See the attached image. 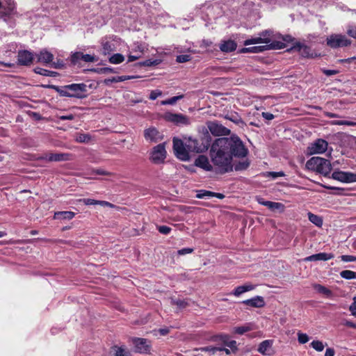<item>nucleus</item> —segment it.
Instances as JSON below:
<instances>
[{
    "label": "nucleus",
    "instance_id": "1",
    "mask_svg": "<svg viewBox=\"0 0 356 356\" xmlns=\"http://www.w3.org/2000/svg\"><path fill=\"white\" fill-rule=\"evenodd\" d=\"M228 140L218 138L212 144L210 155L213 164L222 172H226L232 170V156L227 149Z\"/></svg>",
    "mask_w": 356,
    "mask_h": 356
},
{
    "label": "nucleus",
    "instance_id": "32",
    "mask_svg": "<svg viewBox=\"0 0 356 356\" xmlns=\"http://www.w3.org/2000/svg\"><path fill=\"white\" fill-rule=\"evenodd\" d=\"M115 355L114 356H131V353L124 346H115Z\"/></svg>",
    "mask_w": 356,
    "mask_h": 356
},
{
    "label": "nucleus",
    "instance_id": "62",
    "mask_svg": "<svg viewBox=\"0 0 356 356\" xmlns=\"http://www.w3.org/2000/svg\"><path fill=\"white\" fill-rule=\"evenodd\" d=\"M323 72L327 76H332L337 74L338 71L332 70H323Z\"/></svg>",
    "mask_w": 356,
    "mask_h": 356
},
{
    "label": "nucleus",
    "instance_id": "49",
    "mask_svg": "<svg viewBox=\"0 0 356 356\" xmlns=\"http://www.w3.org/2000/svg\"><path fill=\"white\" fill-rule=\"evenodd\" d=\"M191 60V56L187 54L179 55L177 56L176 60L178 63H186Z\"/></svg>",
    "mask_w": 356,
    "mask_h": 356
},
{
    "label": "nucleus",
    "instance_id": "11",
    "mask_svg": "<svg viewBox=\"0 0 356 356\" xmlns=\"http://www.w3.org/2000/svg\"><path fill=\"white\" fill-rule=\"evenodd\" d=\"M97 58L90 54H83L81 52H74L71 56V62L74 65L80 64L81 61L84 63H93Z\"/></svg>",
    "mask_w": 356,
    "mask_h": 356
},
{
    "label": "nucleus",
    "instance_id": "19",
    "mask_svg": "<svg viewBox=\"0 0 356 356\" xmlns=\"http://www.w3.org/2000/svg\"><path fill=\"white\" fill-rule=\"evenodd\" d=\"M35 56L37 57L38 62L44 65H50L54 59V55L46 49L41 50Z\"/></svg>",
    "mask_w": 356,
    "mask_h": 356
},
{
    "label": "nucleus",
    "instance_id": "14",
    "mask_svg": "<svg viewBox=\"0 0 356 356\" xmlns=\"http://www.w3.org/2000/svg\"><path fill=\"white\" fill-rule=\"evenodd\" d=\"M165 119L168 121L174 122L177 124H189L190 119L182 114H176L172 113H166L164 116Z\"/></svg>",
    "mask_w": 356,
    "mask_h": 356
},
{
    "label": "nucleus",
    "instance_id": "16",
    "mask_svg": "<svg viewBox=\"0 0 356 356\" xmlns=\"http://www.w3.org/2000/svg\"><path fill=\"white\" fill-rule=\"evenodd\" d=\"M256 200L259 204L268 207L270 210L273 211H279L280 212H283L284 211L285 207L283 204L280 202L266 201L264 200V199L261 197H257Z\"/></svg>",
    "mask_w": 356,
    "mask_h": 356
},
{
    "label": "nucleus",
    "instance_id": "5",
    "mask_svg": "<svg viewBox=\"0 0 356 356\" xmlns=\"http://www.w3.org/2000/svg\"><path fill=\"white\" fill-rule=\"evenodd\" d=\"M166 154L165 143L159 144L152 149L150 160L155 164L162 163L166 158Z\"/></svg>",
    "mask_w": 356,
    "mask_h": 356
},
{
    "label": "nucleus",
    "instance_id": "6",
    "mask_svg": "<svg viewBox=\"0 0 356 356\" xmlns=\"http://www.w3.org/2000/svg\"><path fill=\"white\" fill-rule=\"evenodd\" d=\"M350 44V41L343 35L332 34L327 38V44L331 48L346 47Z\"/></svg>",
    "mask_w": 356,
    "mask_h": 356
},
{
    "label": "nucleus",
    "instance_id": "57",
    "mask_svg": "<svg viewBox=\"0 0 356 356\" xmlns=\"http://www.w3.org/2000/svg\"><path fill=\"white\" fill-rule=\"evenodd\" d=\"M269 175H270V177H272L274 179L280 177L284 176V173L283 172H282V171H280V172H269Z\"/></svg>",
    "mask_w": 356,
    "mask_h": 356
},
{
    "label": "nucleus",
    "instance_id": "29",
    "mask_svg": "<svg viewBox=\"0 0 356 356\" xmlns=\"http://www.w3.org/2000/svg\"><path fill=\"white\" fill-rule=\"evenodd\" d=\"M272 346V342L269 340H266L259 344L258 351L263 355H269V350Z\"/></svg>",
    "mask_w": 356,
    "mask_h": 356
},
{
    "label": "nucleus",
    "instance_id": "31",
    "mask_svg": "<svg viewBox=\"0 0 356 356\" xmlns=\"http://www.w3.org/2000/svg\"><path fill=\"white\" fill-rule=\"evenodd\" d=\"M254 329L253 324L248 323L243 326L234 327V332L238 334H243L246 332L252 330Z\"/></svg>",
    "mask_w": 356,
    "mask_h": 356
},
{
    "label": "nucleus",
    "instance_id": "61",
    "mask_svg": "<svg viewBox=\"0 0 356 356\" xmlns=\"http://www.w3.org/2000/svg\"><path fill=\"white\" fill-rule=\"evenodd\" d=\"M7 3L8 5V14H10L15 9V4L13 1H11V0H7Z\"/></svg>",
    "mask_w": 356,
    "mask_h": 356
},
{
    "label": "nucleus",
    "instance_id": "27",
    "mask_svg": "<svg viewBox=\"0 0 356 356\" xmlns=\"http://www.w3.org/2000/svg\"><path fill=\"white\" fill-rule=\"evenodd\" d=\"M75 216L72 211H58L54 213V219L71 220Z\"/></svg>",
    "mask_w": 356,
    "mask_h": 356
},
{
    "label": "nucleus",
    "instance_id": "20",
    "mask_svg": "<svg viewBox=\"0 0 356 356\" xmlns=\"http://www.w3.org/2000/svg\"><path fill=\"white\" fill-rule=\"evenodd\" d=\"M195 165L206 171H211L212 165L210 164L209 159L204 155H200L195 161Z\"/></svg>",
    "mask_w": 356,
    "mask_h": 356
},
{
    "label": "nucleus",
    "instance_id": "21",
    "mask_svg": "<svg viewBox=\"0 0 356 356\" xmlns=\"http://www.w3.org/2000/svg\"><path fill=\"white\" fill-rule=\"evenodd\" d=\"M144 52V47L138 44H135L128 56V62H133L140 58Z\"/></svg>",
    "mask_w": 356,
    "mask_h": 356
},
{
    "label": "nucleus",
    "instance_id": "48",
    "mask_svg": "<svg viewBox=\"0 0 356 356\" xmlns=\"http://www.w3.org/2000/svg\"><path fill=\"white\" fill-rule=\"evenodd\" d=\"M157 229L161 234L165 235L168 234L171 231V228L170 227L165 225L157 226Z\"/></svg>",
    "mask_w": 356,
    "mask_h": 356
},
{
    "label": "nucleus",
    "instance_id": "43",
    "mask_svg": "<svg viewBox=\"0 0 356 356\" xmlns=\"http://www.w3.org/2000/svg\"><path fill=\"white\" fill-rule=\"evenodd\" d=\"M90 140L88 134H80L76 136V140L79 143H88Z\"/></svg>",
    "mask_w": 356,
    "mask_h": 356
},
{
    "label": "nucleus",
    "instance_id": "22",
    "mask_svg": "<svg viewBox=\"0 0 356 356\" xmlns=\"http://www.w3.org/2000/svg\"><path fill=\"white\" fill-rule=\"evenodd\" d=\"M334 258L332 254H328L325 252H321L315 254H312L305 258V261H327Z\"/></svg>",
    "mask_w": 356,
    "mask_h": 356
},
{
    "label": "nucleus",
    "instance_id": "42",
    "mask_svg": "<svg viewBox=\"0 0 356 356\" xmlns=\"http://www.w3.org/2000/svg\"><path fill=\"white\" fill-rule=\"evenodd\" d=\"M212 192L206 191V190H200L197 191L196 197L199 199L206 198V197H211Z\"/></svg>",
    "mask_w": 356,
    "mask_h": 356
},
{
    "label": "nucleus",
    "instance_id": "60",
    "mask_svg": "<svg viewBox=\"0 0 356 356\" xmlns=\"http://www.w3.org/2000/svg\"><path fill=\"white\" fill-rule=\"evenodd\" d=\"M262 116L264 118L268 120H271L274 118V115L272 113L268 112H263Z\"/></svg>",
    "mask_w": 356,
    "mask_h": 356
},
{
    "label": "nucleus",
    "instance_id": "33",
    "mask_svg": "<svg viewBox=\"0 0 356 356\" xmlns=\"http://www.w3.org/2000/svg\"><path fill=\"white\" fill-rule=\"evenodd\" d=\"M340 275L342 278L346 280H356V272L345 270L340 273Z\"/></svg>",
    "mask_w": 356,
    "mask_h": 356
},
{
    "label": "nucleus",
    "instance_id": "58",
    "mask_svg": "<svg viewBox=\"0 0 356 356\" xmlns=\"http://www.w3.org/2000/svg\"><path fill=\"white\" fill-rule=\"evenodd\" d=\"M51 67L58 69L62 68L64 66L63 61L58 60L57 62H53L50 64Z\"/></svg>",
    "mask_w": 356,
    "mask_h": 356
},
{
    "label": "nucleus",
    "instance_id": "2",
    "mask_svg": "<svg viewBox=\"0 0 356 356\" xmlns=\"http://www.w3.org/2000/svg\"><path fill=\"white\" fill-rule=\"evenodd\" d=\"M206 149V147L191 137L183 140L175 138L173 139V150L175 156L181 161H188L191 152L200 153Z\"/></svg>",
    "mask_w": 356,
    "mask_h": 356
},
{
    "label": "nucleus",
    "instance_id": "8",
    "mask_svg": "<svg viewBox=\"0 0 356 356\" xmlns=\"http://www.w3.org/2000/svg\"><path fill=\"white\" fill-rule=\"evenodd\" d=\"M327 143L323 139H318L313 143H311L307 147L309 154H323L327 149Z\"/></svg>",
    "mask_w": 356,
    "mask_h": 356
},
{
    "label": "nucleus",
    "instance_id": "3",
    "mask_svg": "<svg viewBox=\"0 0 356 356\" xmlns=\"http://www.w3.org/2000/svg\"><path fill=\"white\" fill-rule=\"evenodd\" d=\"M306 168L312 171L317 172L325 176L330 174L332 170L330 162L323 158L314 156L306 163Z\"/></svg>",
    "mask_w": 356,
    "mask_h": 356
},
{
    "label": "nucleus",
    "instance_id": "17",
    "mask_svg": "<svg viewBox=\"0 0 356 356\" xmlns=\"http://www.w3.org/2000/svg\"><path fill=\"white\" fill-rule=\"evenodd\" d=\"M33 60V54L28 50H21L17 54V62L21 65H30Z\"/></svg>",
    "mask_w": 356,
    "mask_h": 356
},
{
    "label": "nucleus",
    "instance_id": "9",
    "mask_svg": "<svg viewBox=\"0 0 356 356\" xmlns=\"http://www.w3.org/2000/svg\"><path fill=\"white\" fill-rule=\"evenodd\" d=\"M132 342L135 346L136 351L139 353H149L151 350V343L146 339L134 338Z\"/></svg>",
    "mask_w": 356,
    "mask_h": 356
},
{
    "label": "nucleus",
    "instance_id": "45",
    "mask_svg": "<svg viewBox=\"0 0 356 356\" xmlns=\"http://www.w3.org/2000/svg\"><path fill=\"white\" fill-rule=\"evenodd\" d=\"M56 91L62 97H70V93H69V90H67V85L65 86L62 88H56Z\"/></svg>",
    "mask_w": 356,
    "mask_h": 356
},
{
    "label": "nucleus",
    "instance_id": "23",
    "mask_svg": "<svg viewBox=\"0 0 356 356\" xmlns=\"http://www.w3.org/2000/svg\"><path fill=\"white\" fill-rule=\"evenodd\" d=\"M293 50H296L299 54L305 58L313 57V54L311 53L310 48L307 46L302 44L301 43H296L293 47Z\"/></svg>",
    "mask_w": 356,
    "mask_h": 356
},
{
    "label": "nucleus",
    "instance_id": "52",
    "mask_svg": "<svg viewBox=\"0 0 356 356\" xmlns=\"http://www.w3.org/2000/svg\"><path fill=\"white\" fill-rule=\"evenodd\" d=\"M161 94H162V92H161V90H152L150 92L149 99H152V100H154L158 97L161 96Z\"/></svg>",
    "mask_w": 356,
    "mask_h": 356
},
{
    "label": "nucleus",
    "instance_id": "7",
    "mask_svg": "<svg viewBox=\"0 0 356 356\" xmlns=\"http://www.w3.org/2000/svg\"><path fill=\"white\" fill-rule=\"evenodd\" d=\"M285 47V44L282 42H274L265 46H258L252 47H245L241 49L243 53H259L267 49H281Z\"/></svg>",
    "mask_w": 356,
    "mask_h": 356
},
{
    "label": "nucleus",
    "instance_id": "50",
    "mask_svg": "<svg viewBox=\"0 0 356 356\" xmlns=\"http://www.w3.org/2000/svg\"><path fill=\"white\" fill-rule=\"evenodd\" d=\"M81 201L84 203L86 205H99L100 200H95L93 199L90 198H85L81 200Z\"/></svg>",
    "mask_w": 356,
    "mask_h": 356
},
{
    "label": "nucleus",
    "instance_id": "37",
    "mask_svg": "<svg viewBox=\"0 0 356 356\" xmlns=\"http://www.w3.org/2000/svg\"><path fill=\"white\" fill-rule=\"evenodd\" d=\"M183 98H184L183 95L175 96V97H172L166 100L162 101L161 104L162 105H168V104L172 105V104H175L178 100H180Z\"/></svg>",
    "mask_w": 356,
    "mask_h": 356
},
{
    "label": "nucleus",
    "instance_id": "35",
    "mask_svg": "<svg viewBox=\"0 0 356 356\" xmlns=\"http://www.w3.org/2000/svg\"><path fill=\"white\" fill-rule=\"evenodd\" d=\"M266 38H261V37H255L244 41V45H249L252 44H259L262 42H268Z\"/></svg>",
    "mask_w": 356,
    "mask_h": 356
},
{
    "label": "nucleus",
    "instance_id": "28",
    "mask_svg": "<svg viewBox=\"0 0 356 356\" xmlns=\"http://www.w3.org/2000/svg\"><path fill=\"white\" fill-rule=\"evenodd\" d=\"M312 286L318 293L323 294L327 297H331L332 296V292L331 290L323 285L319 284H314Z\"/></svg>",
    "mask_w": 356,
    "mask_h": 356
},
{
    "label": "nucleus",
    "instance_id": "24",
    "mask_svg": "<svg viewBox=\"0 0 356 356\" xmlns=\"http://www.w3.org/2000/svg\"><path fill=\"white\" fill-rule=\"evenodd\" d=\"M243 303L244 305L257 308L262 307L265 305L264 300L261 296H256L251 299L243 300Z\"/></svg>",
    "mask_w": 356,
    "mask_h": 356
},
{
    "label": "nucleus",
    "instance_id": "47",
    "mask_svg": "<svg viewBox=\"0 0 356 356\" xmlns=\"http://www.w3.org/2000/svg\"><path fill=\"white\" fill-rule=\"evenodd\" d=\"M172 302L179 308H185L188 305V303L185 300L180 299L172 300Z\"/></svg>",
    "mask_w": 356,
    "mask_h": 356
},
{
    "label": "nucleus",
    "instance_id": "25",
    "mask_svg": "<svg viewBox=\"0 0 356 356\" xmlns=\"http://www.w3.org/2000/svg\"><path fill=\"white\" fill-rule=\"evenodd\" d=\"M236 43L232 40L222 41L219 46L220 51L228 53L234 51L236 49Z\"/></svg>",
    "mask_w": 356,
    "mask_h": 356
},
{
    "label": "nucleus",
    "instance_id": "18",
    "mask_svg": "<svg viewBox=\"0 0 356 356\" xmlns=\"http://www.w3.org/2000/svg\"><path fill=\"white\" fill-rule=\"evenodd\" d=\"M144 137L146 140L154 143H156L163 138L162 135L154 127L145 129L144 131Z\"/></svg>",
    "mask_w": 356,
    "mask_h": 356
},
{
    "label": "nucleus",
    "instance_id": "4",
    "mask_svg": "<svg viewBox=\"0 0 356 356\" xmlns=\"http://www.w3.org/2000/svg\"><path fill=\"white\" fill-rule=\"evenodd\" d=\"M224 140H228L229 145L227 149L231 155L237 157H245L248 154V149L245 147L241 139L236 136H233L230 138H223Z\"/></svg>",
    "mask_w": 356,
    "mask_h": 356
},
{
    "label": "nucleus",
    "instance_id": "41",
    "mask_svg": "<svg viewBox=\"0 0 356 356\" xmlns=\"http://www.w3.org/2000/svg\"><path fill=\"white\" fill-rule=\"evenodd\" d=\"M198 350L201 351L208 352L210 355L215 354L216 352L218 350H221L220 347H214V346H207L199 348Z\"/></svg>",
    "mask_w": 356,
    "mask_h": 356
},
{
    "label": "nucleus",
    "instance_id": "53",
    "mask_svg": "<svg viewBox=\"0 0 356 356\" xmlns=\"http://www.w3.org/2000/svg\"><path fill=\"white\" fill-rule=\"evenodd\" d=\"M159 63V62L157 60H147L143 63H140L143 66H152V65H156Z\"/></svg>",
    "mask_w": 356,
    "mask_h": 356
},
{
    "label": "nucleus",
    "instance_id": "55",
    "mask_svg": "<svg viewBox=\"0 0 356 356\" xmlns=\"http://www.w3.org/2000/svg\"><path fill=\"white\" fill-rule=\"evenodd\" d=\"M193 252V249H192V248H183V249L178 250V254L184 255V254L192 253Z\"/></svg>",
    "mask_w": 356,
    "mask_h": 356
},
{
    "label": "nucleus",
    "instance_id": "38",
    "mask_svg": "<svg viewBox=\"0 0 356 356\" xmlns=\"http://www.w3.org/2000/svg\"><path fill=\"white\" fill-rule=\"evenodd\" d=\"M259 37H261V38H266L268 41V42H262L261 43H266L267 44L266 45L268 44H270V43H273V42H271L272 41V32L270 31H264L261 33H259Z\"/></svg>",
    "mask_w": 356,
    "mask_h": 356
},
{
    "label": "nucleus",
    "instance_id": "64",
    "mask_svg": "<svg viewBox=\"0 0 356 356\" xmlns=\"http://www.w3.org/2000/svg\"><path fill=\"white\" fill-rule=\"evenodd\" d=\"M349 310L351 312V314L356 317V305L351 304L349 307Z\"/></svg>",
    "mask_w": 356,
    "mask_h": 356
},
{
    "label": "nucleus",
    "instance_id": "10",
    "mask_svg": "<svg viewBox=\"0 0 356 356\" xmlns=\"http://www.w3.org/2000/svg\"><path fill=\"white\" fill-rule=\"evenodd\" d=\"M67 90L70 97L83 98V93L86 92V86L84 83H72L67 85Z\"/></svg>",
    "mask_w": 356,
    "mask_h": 356
},
{
    "label": "nucleus",
    "instance_id": "54",
    "mask_svg": "<svg viewBox=\"0 0 356 356\" xmlns=\"http://www.w3.org/2000/svg\"><path fill=\"white\" fill-rule=\"evenodd\" d=\"M341 258L345 262L356 261V257L352 255H342Z\"/></svg>",
    "mask_w": 356,
    "mask_h": 356
},
{
    "label": "nucleus",
    "instance_id": "13",
    "mask_svg": "<svg viewBox=\"0 0 356 356\" xmlns=\"http://www.w3.org/2000/svg\"><path fill=\"white\" fill-rule=\"evenodd\" d=\"M332 177L335 180H338L344 183L356 181V174L351 172L335 171L332 173Z\"/></svg>",
    "mask_w": 356,
    "mask_h": 356
},
{
    "label": "nucleus",
    "instance_id": "40",
    "mask_svg": "<svg viewBox=\"0 0 356 356\" xmlns=\"http://www.w3.org/2000/svg\"><path fill=\"white\" fill-rule=\"evenodd\" d=\"M297 336H298V341L299 343H300V344H305L309 341V337L305 333L298 332L297 333Z\"/></svg>",
    "mask_w": 356,
    "mask_h": 356
},
{
    "label": "nucleus",
    "instance_id": "46",
    "mask_svg": "<svg viewBox=\"0 0 356 356\" xmlns=\"http://www.w3.org/2000/svg\"><path fill=\"white\" fill-rule=\"evenodd\" d=\"M249 165V163L245 161H243V162H239L238 163H237L234 168H235V170L238 171V170H245L246 169Z\"/></svg>",
    "mask_w": 356,
    "mask_h": 356
},
{
    "label": "nucleus",
    "instance_id": "34",
    "mask_svg": "<svg viewBox=\"0 0 356 356\" xmlns=\"http://www.w3.org/2000/svg\"><path fill=\"white\" fill-rule=\"evenodd\" d=\"M124 60V57L121 54H115L109 58V62L113 64H119Z\"/></svg>",
    "mask_w": 356,
    "mask_h": 356
},
{
    "label": "nucleus",
    "instance_id": "30",
    "mask_svg": "<svg viewBox=\"0 0 356 356\" xmlns=\"http://www.w3.org/2000/svg\"><path fill=\"white\" fill-rule=\"evenodd\" d=\"M308 218L311 222H312L313 224H314L316 226H317L318 227H321L323 225V219L321 218V217H320L316 214L309 212L308 213Z\"/></svg>",
    "mask_w": 356,
    "mask_h": 356
},
{
    "label": "nucleus",
    "instance_id": "56",
    "mask_svg": "<svg viewBox=\"0 0 356 356\" xmlns=\"http://www.w3.org/2000/svg\"><path fill=\"white\" fill-rule=\"evenodd\" d=\"M226 346L229 348L232 351H235L237 349L236 342L234 340H231L229 341V343H226Z\"/></svg>",
    "mask_w": 356,
    "mask_h": 356
},
{
    "label": "nucleus",
    "instance_id": "36",
    "mask_svg": "<svg viewBox=\"0 0 356 356\" xmlns=\"http://www.w3.org/2000/svg\"><path fill=\"white\" fill-rule=\"evenodd\" d=\"M310 346L318 352L323 351L325 348V345L323 344V343L319 340H314L310 343Z\"/></svg>",
    "mask_w": 356,
    "mask_h": 356
},
{
    "label": "nucleus",
    "instance_id": "59",
    "mask_svg": "<svg viewBox=\"0 0 356 356\" xmlns=\"http://www.w3.org/2000/svg\"><path fill=\"white\" fill-rule=\"evenodd\" d=\"M347 33L350 36L356 38V27H350Z\"/></svg>",
    "mask_w": 356,
    "mask_h": 356
},
{
    "label": "nucleus",
    "instance_id": "39",
    "mask_svg": "<svg viewBox=\"0 0 356 356\" xmlns=\"http://www.w3.org/2000/svg\"><path fill=\"white\" fill-rule=\"evenodd\" d=\"M103 53L104 54H109L113 51V44L108 41L102 42Z\"/></svg>",
    "mask_w": 356,
    "mask_h": 356
},
{
    "label": "nucleus",
    "instance_id": "63",
    "mask_svg": "<svg viewBox=\"0 0 356 356\" xmlns=\"http://www.w3.org/2000/svg\"><path fill=\"white\" fill-rule=\"evenodd\" d=\"M335 354V351L332 348H328L325 350V356H334Z\"/></svg>",
    "mask_w": 356,
    "mask_h": 356
},
{
    "label": "nucleus",
    "instance_id": "44",
    "mask_svg": "<svg viewBox=\"0 0 356 356\" xmlns=\"http://www.w3.org/2000/svg\"><path fill=\"white\" fill-rule=\"evenodd\" d=\"M334 125H348V126H355L356 122L348 121V120H334L332 122Z\"/></svg>",
    "mask_w": 356,
    "mask_h": 356
},
{
    "label": "nucleus",
    "instance_id": "15",
    "mask_svg": "<svg viewBox=\"0 0 356 356\" xmlns=\"http://www.w3.org/2000/svg\"><path fill=\"white\" fill-rule=\"evenodd\" d=\"M70 154L67 153H46L41 159L49 162L65 161L70 160Z\"/></svg>",
    "mask_w": 356,
    "mask_h": 356
},
{
    "label": "nucleus",
    "instance_id": "12",
    "mask_svg": "<svg viewBox=\"0 0 356 356\" xmlns=\"http://www.w3.org/2000/svg\"><path fill=\"white\" fill-rule=\"evenodd\" d=\"M207 127L210 132L214 136H226L230 133L229 129L216 122H209Z\"/></svg>",
    "mask_w": 356,
    "mask_h": 356
},
{
    "label": "nucleus",
    "instance_id": "51",
    "mask_svg": "<svg viewBox=\"0 0 356 356\" xmlns=\"http://www.w3.org/2000/svg\"><path fill=\"white\" fill-rule=\"evenodd\" d=\"M35 72L44 76H51L52 74L51 72L40 67H36L35 69Z\"/></svg>",
    "mask_w": 356,
    "mask_h": 356
},
{
    "label": "nucleus",
    "instance_id": "26",
    "mask_svg": "<svg viewBox=\"0 0 356 356\" xmlns=\"http://www.w3.org/2000/svg\"><path fill=\"white\" fill-rule=\"evenodd\" d=\"M254 289V286L251 284H245V285H243V286H237L234 292L232 293L233 295H234L235 296H241L242 293H245V292H247V291H252Z\"/></svg>",
    "mask_w": 356,
    "mask_h": 356
}]
</instances>
